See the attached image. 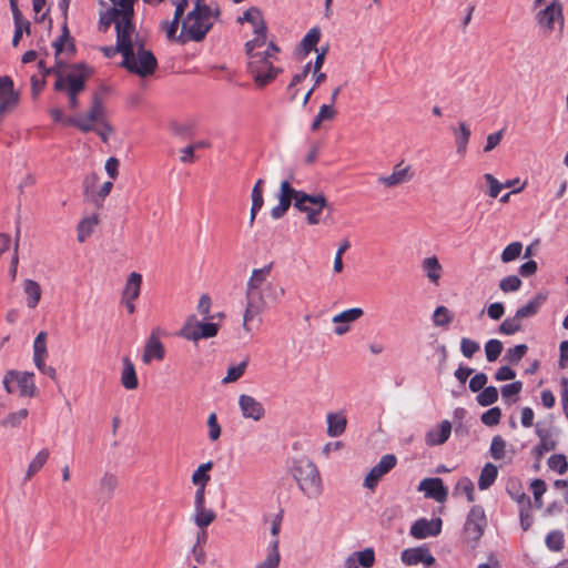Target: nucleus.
Here are the masks:
<instances>
[{"label":"nucleus","instance_id":"20e7f679","mask_svg":"<svg viewBox=\"0 0 568 568\" xmlns=\"http://www.w3.org/2000/svg\"><path fill=\"white\" fill-rule=\"evenodd\" d=\"M292 476L300 490L308 499H317L322 496L324 486L320 470L315 463L307 457H298L293 460Z\"/></svg>","mask_w":568,"mask_h":568},{"label":"nucleus","instance_id":"b1692460","mask_svg":"<svg viewBox=\"0 0 568 568\" xmlns=\"http://www.w3.org/2000/svg\"><path fill=\"white\" fill-rule=\"evenodd\" d=\"M418 490L423 491L426 498H433L438 503L446 501L448 496V490L444 486L443 479L438 477L423 479Z\"/></svg>","mask_w":568,"mask_h":568},{"label":"nucleus","instance_id":"6ab92c4d","mask_svg":"<svg viewBox=\"0 0 568 568\" xmlns=\"http://www.w3.org/2000/svg\"><path fill=\"white\" fill-rule=\"evenodd\" d=\"M196 487L194 494L193 513L191 515V521H196L199 525L212 524L213 511L205 507V487L201 485H194Z\"/></svg>","mask_w":568,"mask_h":568},{"label":"nucleus","instance_id":"5fc2aeb1","mask_svg":"<svg viewBox=\"0 0 568 568\" xmlns=\"http://www.w3.org/2000/svg\"><path fill=\"white\" fill-rule=\"evenodd\" d=\"M48 357L47 333L40 332L33 342V358Z\"/></svg>","mask_w":568,"mask_h":568},{"label":"nucleus","instance_id":"473e14b6","mask_svg":"<svg viewBox=\"0 0 568 568\" xmlns=\"http://www.w3.org/2000/svg\"><path fill=\"white\" fill-rule=\"evenodd\" d=\"M121 384L128 390L136 389L139 386L134 364L129 357L122 358Z\"/></svg>","mask_w":568,"mask_h":568},{"label":"nucleus","instance_id":"f257e3e1","mask_svg":"<svg viewBox=\"0 0 568 568\" xmlns=\"http://www.w3.org/2000/svg\"><path fill=\"white\" fill-rule=\"evenodd\" d=\"M280 51L273 41L265 47L244 49L247 58L246 72L256 89H264L282 73V69L275 65Z\"/></svg>","mask_w":568,"mask_h":568},{"label":"nucleus","instance_id":"ea45409f","mask_svg":"<svg viewBox=\"0 0 568 568\" xmlns=\"http://www.w3.org/2000/svg\"><path fill=\"white\" fill-rule=\"evenodd\" d=\"M50 452L47 448L41 449L30 462L26 471L24 480H30L48 462Z\"/></svg>","mask_w":568,"mask_h":568},{"label":"nucleus","instance_id":"680f3d73","mask_svg":"<svg viewBox=\"0 0 568 568\" xmlns=\"http://www.w3.org/2000/svg\"><path fill=\"white\" fill-rule=\"evenodd\" d=\"M521 286V280L516 275H508L500 280L499 288L504 293L516 292Z\"/></svg>","mask_w":568,"mask_h":568},{"label":"nucleus","instance_id":"69168bd1","mask_svg":"<svg viewBox=\"0 0 568 568\" xmlns=\"http://www.w3.org/2000/svg\"><path fill=\"white\" fill-rule=\"evenodd\" d=\"M500 417H501L500 408L493 407L481 415L480 420L486 426H495L500 422Z\"/></svg>","mask_w":568,"mask_h":568},{"label":"nucleus","instance_id":"bb28decb","mask_svg":"<svg viewBox=\"0 0 568 568\" xmlns=\"http://www.w3.org/2000/svg\"><path fill=\"white\" fill-rule=\"evenodd\" d=\"M400 559L408 566L417 565L419 562H423L426 566H432L435 564V558L425 547L405 549L400 555Z\"/></svg>","mask_w":568,"mask_h":568},{"label":"nucleus","instance_id":"9d476101","mask_svg":"<svg viewBox=\"0 0 568 568\" xmlns=\"http://www.w3.org/2000/svg\"><path fill=\"white\" fill-rule=\"evenodd\" d=\"M176 335L197 345L200 339L213 337L212 317L200 320L199 315L191 314L186 317Z\"/></svg>","mask_w":568,"mask_h":568},{"label":"nucleus","instance_id":"7ed1b4c3","mask_svg":"<svg viewBox=\"0 0 568 568\" xmlns=\"http://www.w3.org/2000/svg\"><path fill=\"white\" fill-rule=\"evenodd\" d=\"M113 7L108 9L100 17V30L106 31L113 23L116 26L119 32V47L128 51V41L133 37V29L131 27V19L133 18L134 0H110Z\"/></svg>","mask_w":568,"mask_h":568},{"label":"nucleus","instance_id":"2eb2a0df","mask_svg":"<svg viewBox=\"0 0 568 568\" xmlns=\"http://www.w3.org/2000/svg\"><path fill=\"white\" fill-rule=\"evenodd\" d=\"M486 524V515L483 507H471L464 527V535L466 541L476 544L483 536Z\"/></svg>","mask_w":568,"mask_h":568},{"label":"nucleus","instance_id":"4be33fe9","mask_svg":"<svg viewBox=\"0 0 568 568\" xmlns=\"http://www.w3.org/2000/svg\"><path fill=\"white\" fill-rule=\"evenodd\" d=\"M239 406L241 414L245 419L258 422L265 416V408L263 404L251 395L241 394L239 396Z\"/></svg>","mask_w":568,"mask_h":568},{"label":"nucleus","instance_id":"1a4fd4ad","mask_svg":"<svg viewBox=\"0 0 568 568\" xmlns=\"http://www.w3.org/2000/svg\"><path fill=\"white\" fill-rule=\"evenodd\" d=\"M47 73H53L57 75L54 90L65 91L69 98L70 108L77 109L78 94L84 89L85 74L80 70L64 74L59 68H50L47 70Z\"/></svg>","mask_w":568,"mask_h":568},{"label":"nucleus","instance_id":"c9c22d12","mask_svg":"<svg viewBox=\"0 0 568 568\" xmlns=\"http://www.w3.org/2000/svg\"><path fill=\"white\" fill-rule=\"evenodd\" d=\"M210 144L207 142H194L185 148L180 150V162L183 164H190L201 158V151L205 148H209Z\"/></svg>","mask_w":568,"mask_h":568},{"label":"nucleus","instance_id":"e2e57ef3","mask_svg":"<svg viewBox=\"0 0 568 568\" xmlns=\"http://www.w3.org/2000/svg\"><path fill=\"white\" fill-rule=\"evenodd\" d=\"M548 466L550 469L562 475L568 470V462L564 455L557 454L548 458Z\"/></svg>","mask_w":568,"mask_h":568},{"label":"nucleus","instance_id":"c85d7f7f","mask_svg":"<svg viewBox=\"0 0 568 568\" xmlns=\"http://www.w3.org/2000/svg\"><path fill=\"white\" fill-rule=\"evenodd\" d=\"M452 131L455 139L456 154L464 158L467 153L471 131L465 122H459L457 126L452 128Z\"/></svg>","mask_w":568,"mask_h":568},{"label":"nucleus","instance_id":"9b49d317","mask_svg":"<svg viewBox=\"0 0 568 568\" xmlns=\"http://www.w3.org/2000/svg\"><path fill=\"white\" fill-rule=\"evenodd\" d=\"M264 302L251 296H246V305L242 318L241 328L239 331V338L247 341L253 338L254 333L262 324V312L264 310Z\"/></svg>","mask_w":568,"mask_h":568},{"label":"nucleus","instance_id":"e433bc0d","mask_svg":"<svg viewBox=\"0 0 568 568\" xmlns=\"http://www.w3.org/2000/svg\"><path fill=\"white\" fill-rule=\"evenodd\" d=\"M263 185H264V180L258 179L252 189V193H251L252 206H251V213H250V224H253L256 213L261 210V207L264 204Z\"/></svg>","mask_w":568,"mask_h":568},{"label":"nucleus","instance_id":"58836bf2","mask_svg":"<svg viewBox=\"0 0 568 568\" xmlns=\"http://www.w3.org/2000/svg\"><path fill=\"white\" fill-rule=\"evenodd\" d=\"M498 476V468L496 465L491 463H487L484 465L479 478H478V487L481 490L488 489L496 480Z\"/></svg>","mask_w":568,"mask_h":568},{"label":"nucleus","instance_id":"c756f323","mask_svg":"<svg viewBox=\"0 0 568 568\" xmlns=\"http://www.w3.org/2000/svg\"><path fill=\"white\" fill-rule=\"evenodd\" d=\"M22 291L26 298V305L30 310H34L41 301L42 290L38 282L27 278L22 283Z\"/></svg>","mask_w":568,"mask_h":568},{"label":"nucleus","instance_id":"0e129e2a","mask_svg":"<svg viewBox=\"0 0 568 568\" xmlns=\"http://www.w3.org/2000/svg\"><path fill=\"white\" fill-rule=\"evenodd\" d=\"M180 19L181 18H175L174 16L172 21H163L161 24L166 38L171 41H179V34H176V32L179 29Z\"/></svg>","mask_w":568,"mask_h":568},{"label":"nucleus","instance_id":"864d4df0","mask_svg":"<svg viewBox=\"0 0 568 568\" xmlns=\"http://www.w3.org/2000/svg\"><path fill=\"white\" fill-rule=\"evenodd\" d=\"M453 321V314L446 306H438L434 311L433 322L435 326H448Z\"/></svg>","mask_w":568,"mask_h":568},{"label":"nucleus","instance_id":"ddd939ff","mask_svg":"<svg viewBox=\"0 0 568 568\" xmlns=\"http://www.w3.org/2000/svg\"><path fill=\"white\" fill-rule=\"evenodd\" d=\"M3 386L8 393H17L22 397H33L37 395L33 373L9 371L3 377Z\"/></svg>","mask_w":568,"mask_h":568},{"label":"nucleus","instance_id":"bf43d9fd","mask_svg":"<svg viewBox=\"0 0 568 568\" xmlns=\"http://www.w3.org/2000/svg\"><path fill=\"white\" fill-rule=\"evenodd\" d=\"M321 39V31L317 28L311 29L306 36L303 38L301 45L306 51L310 52L315 49L316 44Z\"/></svg>","mask_w":568,"mask_h":568},{"label":"nucleus","instance_id":"4468645a","mask_svg":"<svg viewBox=\"0 0 568 568\" xmlns=\"http://www.w3.org/2000/svg\"><path fill=\"white\" fill-rule=\"evenodd\" d=\"M326 207H328V202L322 193L310 195L301 191L296 201V209L305 213L308 225H318L322 211Z\"/></svg>","mask_w":568,"mask_h":568},{"label":"nucleus","instance_id":"f704fd0d","mask_svg":"<svg viewBox=\"0 0 568 568\" xmlns=\"http://www.w3.org/2000/svg\"><path fill=\"white\" fill-rule=\"evenodd\" d=\"M100 220L97 213L84 216L78 224L77 237L80 243H83L91 236L94 229L98 226Z\"/></svg>","mask_w":568,"mask_h":568},{"label":"nucleus","instance_id":"de8ad7c7","mask_svg":"<svg viewBox=\"0 0 568 568\" xmlns=\"http://www.w3.org/2000/svg\"><path fill=\"white\" fill-rule=\"evenodd\" d=\"M118 486V478L114 474L105 473L99 483L102 495L110 497Z\"/></svg>","mask_w":568,"mask_h":568},{"label":"nucleus","instance_id":"2f4dec72","mask_svg":"<svg viewBox=\"0 0 568 568\" xmlns=\"http://www.w3.org/2000/svg\"><path fill=\"white\" fill-rule=\"evenodd\" d=\"M352 562V566L355 567H363V568H372L375 564V551L373 548H365L361 551H355L352 555H349L345 561L343 567H348V565Z\"/></svg>","mask_w":568,"mask_h":568},{"label":"nucleus","instance_id":"79ce46f5","mask_svg":"<svg viewBox=\"0 0 568 568\" xmlns=\"http://www.w3.org/2000/svg\"><path fill=\"white\" fill-rule=\"evenodd\" d=\"M65 123L77 126L82 132L94 131L97 121L93 120L88 113L78 114L74 118L65 120Z\"/></svg>","mask_w":568,"mask_h":568},{"label":"nucleus","instance_id":"0eeeda50","mask_svg":"<svg viewBox=\"0 0 568 568\" xmlns=\"http://www.w3.org/2000/svg\"><path fill=\"white\" fill-rule=\"evenodd\" d=\"M283 517L275 514L268 520V535L265 536V547L262 558L255 564L254 568H278L281 564L280 552V532L282 529Z\"/></svg>","mask_w":568,"mask_h":568},{"label":"nucleus","instance_id":"a19ab883","mask_svg":"<svg viewBox=\"0 0 568 568\" xmlns=\"http://www.w3.org/2000/svg\"><path fill=\"white\" fill-rule=\"evenodd\" d=\"M337 111L333 104L321 105L318 113L314 118L311 125L312 131H317L324 121H332L335 119Z\"/></svg>","mask_w":568,"mask_h":568},{"label":"nucleus","instance_id":"a18cd8bd","mask_svg":"<svg viewBox=\"0 0 568 568\" xmlns=\"http://www.w3.org/2000/svg\"><path fill=\"white\" fill-rule=\"evenodd\" d=\"M212 466H213L212 462H207V463L200 465L192 474L193 485L206 486L211 479L210 470H211Z\"/></svg>","mask_w":568,"mask_h":568},{"label":"nucleus","instance_id":"5701e85b","mask_svg":"<svg viewBox=\"0 0 568 568\" xmlns=\"http://www.w3.org/2000/svg\"><path fill=\"white\" fill-rule=\"evenodd\" d=\"M160 334H162L161 328H154L144 347V353L142 355V361L144 364H150L152 361H162L165 355L164 345L160 341Z\"/></svg>","mask_w":568,"mask_h":568},{"label":"nucleus","instance_id":"aec40b11","mask_svg":"<svg viewBox=\"0 0 568 568\" xmlns=\"http://www.w3.org/2000/svg\"><path fill=\"white\" fill-rule=\"evenodd\" d=\"M364 315V311L361 307H353L345 310L332 317L334 326V334L336 336H344L351 331L352 323L358 321Z\"/></svg>","mask_w":568,"mask_h":568},{"label":"nucleus","instance_id":"6e6552de","mask_svg":"<svg viewBox=\"0 0 568 568\" xmlns=\"http://www.w3.org/2000/svg\"><path fill=\"white\" fill-rule=\"evenodd\" d=\"M237 22L252 32V38L244 43V49L265 47L267 41V24L262 10L257 7L246 9L237 17Z\"/></svg>","mask_w":568,"mask_h":568},{"label":"nucleus","instance_id":"7c9ffc66","mask_svg":"<svg viewBox=\"0 0 568 568\" xmlns=\"http://www.w3.org/2000/svg\"><path fill=\"white\" fill-rule=\"evenodd\" d=\"M142 283V274L138 272L129 273L121 292V298L138 300L141 293Z\"/></svg>","mask_w":568,"mask_h":568},{"label":"nucleus","instance_id":"412c9836","mask_svg":"<svg viewBox=\"0 0 568 568\" xmlns=\"http://www.w3.org/2000/svg\"><path fill=\"white\" fill-rule=\"evenodd\" d=\"M443 521L440 518L426 519L422 518L416 520L409 529L410 536L415 539H425L435 537L442 531Z\"/></svg>","mask_w":568,"mask_h":568},{"label":"nucleus","instance_id":"49530a36","mask_svg":"<svg viewBox=\"0 0 568 568\" xmlns=\"http://www.w3.org/2000/svg\"><path fill=\"white\" fill-rule=\"evenodd\" d=\"M247 361H242L239 364L232 365L227 368L226 375L222 378L223 384H231L237 382L245 373Z\"/></svg>","mask_w":568,"mask_h":568},{"label":"nucleus","instance_id":"c03bdc74","mask_svg":"<svg viewBox=\"0 0 568 568\" xmlns=\"http://www.w3.org/2000/svg\"><path fill=\"white\" fill-rule=\"evenodd\" d=\"M93 120L98 122H102L106 119V109L100 95L94 94L92 99V105L90 110L87 112Z\"/></svg>","mask_w":568,"mask_h":568},{"label":"nucleus","instance_id":"423d86ee","mask_svg":"<svg viewBox=\"0 0 568 568\" xmlns=\"http://www.w3.org/2000/svg\"><path fill=\"white\" fill-rule=\"evenodd\" d=\"M210 12V8L203 0H196L193 10L187 13L182 22L179 42L184 43L189 40H202L211 27Z\"/></svg>","mask_w":568,"mask_h":568},{"label":"nucleus","instance_id":"f3484780","mask_svg":"<svg viewBox=\"0 0 568 568\" xmlns=\"http://www.w3.org/2000/svg\"><path fill=\"white\" fill-rule=\"evenodd\" d=\"M397 459L394 455H384L377 465H375L365 476L363 486L368 490H374L379 480L396 466Z\"/></svg>","mask_w":568,"mask_h":568},{"label":"nucleus","instance_id":"052dcab7","mask_svg":"<svg viewBox=\"0 0 568 568\" xmlns=\"http://www.w3.org/2000/svg\"><path fill=\"white\" fill-rule=\"evenodd\" d=\"M546 545L551 551H560L564 547V534L559 530L550 531L546 537Z\"/></svg>","mask_w":568,"mask_h":568},{"label":"nucleus","instance_id":"8fccbe9b","mask_svg":"<svg viewBox=\"0 0 568 568\" xmlns=\"http://www.w3.org/2000/svg\"><path fill=\"white\" fill-rule=\"evenodd\" d=\"M12 4V10H13V17H14V22H16V30H14V34H13V39H12V44L14 47L18 45L21 37H22V33L23 31H29V22H24L20 19V12L17 8V6L13 4V2H11Z\"/></svg>","mask_w":568,"mask_h":568},{"label":"nucleus","instance_id":"6e6d98bb","mask_svg":"<svg viewBox=\"0 0 568 568\" xmlns=\"http://www.w3.org/2000/svg\"><path fill=\"white\" fill-rule=\"evenodd\" d=\"M489 452H490V456L495 460H499L505 457L506 442L503 439L501 436L497 435V436L493 437Z\"/></svg>","mask_w":568,"mask_h":568},{"label":"nucleus","instance_id":"a211bd4d","mask_svg":"<svg viewBox=\"0 0 568 568\" xmlns=\"http://www.w3.org/2000/svg\"><path fill=\"white\" fill-rule=\"evenodd\" d=\"M301 191L293 189L288 181H283L280 185V192L277 195L278 204L271 210V216L275 220L281 219L287 212L292 201L296 207L297 197H300Z\"/></svg>","mask_w":568,"mask_h":568},{"label":"nucleus","instance_id":"09e8293b","mask_svg":"<svg viewBox=\"0 0 568 568\" xmlns=\"http://www.w3.org/2000/svg\"><path fill=\"white\" fill-rule=\"evenodd\" d=\"M523 252L521 242H513L508 244L501 252L500 260L503 263H510L517 260Z\"/></svg>","mask_w":568,"mask_h":568},{"label":"nucleus","instance_id":"39448f33","mask_svg":"<svg viewBox=\"0 0 568 568\" xmlns=\"http://www.w3.org/2000/svg\"><path fill=\"white\" fill-rule=\"evenodd\" d=\"M272 271V263L254 268L247 281L246 296L261 300V302L264 303L265 298L272 302H278L285 295V288L271 281Z\"/></svg>","mask_w":568,"mask_h":568},{"label":"nucleus","instance_id":"72a5a7b5","mask_svg":"<svg viewBox=\"0 0 568 568\" xmlns=\"http://www.w3.org/2000/svg\"><path fill=\"white\" fill-rule=\"evenodd\" d=\"M327 435L329 437H338L344 434L347 425V418L344 413H328L326 415Z\"/></svg>","mask_w":568,"mask_h":568},{"label":"nucleus","instance_id":"cd10ccee","mask_svg":"<svg viewBox=\"0 0 568 568\" xmlns=\"http://www.w3.org/2000/svg\"><path fill=\"white\" fill-rule=\"evenodd\" d=\"M195 527L197 528L195 534V542L192 547V556L194 557V560L199 564L204 562L205 560V552H204V546L207 542V527L211 524L205 525H199L196 521H192Z\"/></svg>","mask_w":568,"mask_h":568},{"label":"nucleus","instance_id":"37998d69","mask_svg":"<svg viewBox=\"0 0 568 568\" xmlns=\"http://www.w3.org/2000/svg\"><path fill=\"white\" fill-rule=\"evenodd\" d=\"M454 495H465L468 503L475 501V487L468 477L460 478L454 488Z\"/></svg>","mask_w":568,"mask_h":568},{"label":"nucleus","instance_id":"f8f14e48","mask_svg":"<svg viewBox=\"0 0 568 568\" xmlns=\"http://www.w3.org/2000/svg\"><path fill=\"white\" fill-rule=\"evenodd\" d=\"M539 29L550 34L556 29L562 31L565 24L564 8L560 0H552L536 13Z\"/></svg>","mask_w":568,"mask_h":568},{"label":"nucleus","instance_id":"f03ea898","mask_svg":"<svg viewBox=\"0 0 568 568\" xmlns=\"http://www.w3.org/2000/svg\"><path fill=\"white\" fill-rule=\"evenodd\" d=\"M133 29V37L128 41V51L122 50L119 47V32H116V45L102 48L105 57L110 58L116 52L122 54V65L130 72L136 73L138 75L145 78L152 74L156 68V59L153 53L146 50L143 45L142 40L139 38L134 24L131 22ZM115 31L118 29L115 28Z\"/></svg>","mask_w":568,"mask_h":568},{"label":"nucleus","instance_id":"3c124183","mask_svg":"<svg viewBox=\"0 0 568 568\" xmlns=\"http://www.w3.org/2000/svg\"><path fill=\"white\" fill-rule=\"evenodd\" d=\"M498 399V390L495 386H488L481 389L477 396V403L480 406H489L496 403Z\"/></svg>","mask_w":568,"mask_h":568},{"label":"nucleus","instance_id":"dca6fc26","mask_svg":"<svg viewBox=\"0 0 568 568\" xmlns=\"http://www.w3.org/2000/svg\"><path fill=\"white\" fill-rule=\"evenodd\" d=\"M414 178V171L409 164L404 161L393 166L389 174L377 176V183L385 189H394L409 183Z\"/></svg>","mask_w":568,"mask_h":568},{"label":"nucleus","instance_id":"13d9d810","mask_svg":"<svg viewBox=\"0 0 568 568\" xmlns=\"http://www.w3.org/2000/svg\"><path fill=\"white\" fill-rule=\"evenodd\" d=\"M503 352V343L498 339H489L485 344V354L488 362H495Z\"/></svg>","mask_w":568,"mask_h":568},{"label":"nucleus","instance_id":"a878e982","mask_svg":"<svg viewBox=\"0 0 568 568\" xmlns=\"http://www.w3.org/2000/svg\"><path fill=\"white\" fill-rule=\"evenodd\" d=\"M452 434V423L442 420L425 434V443L427 446H439L445 444Z\"/></svg>","mask_w":568,"mask_h":568},{"label":"nucleus","instance_id":"393cba45","mask_svg":"<svg viewBox=\"0 0 568 568\" xmlns=\"http://www.w3.org/2000/svg\"><path fill=\"white\" fill-rule=\"evenodd\" d=\"M420 267L430 284L435 286L439 285L444 274V267L435 254L424 257L420 262Z\"/></svg>","mask_w":568,"mask_h":568},{"label":"nucleus","instance_id":"4c0bfd02","mask_svg":"<svg viewBox=\"0 0 568 568\" xmlns=\"http://www.w3.org/2000/svg\"><path fill=\"white\" fill-rule=\"evenodd\" d=\"M546 301V295L538 294L530 302L516 311V316L523 321L538 313L540 306Z\"/></svg>","mask_w":568,"mask_h":568},{"label":"nucleus","instance_id":"603ef678","mask_svg":"<svg viewBox=\"0 0 568 568\" xmlns=\"http://www.w3.org/2000/svg\"><path fill=\"white\" fill-rule=\"evenodd\" d=\"M28 409L26 408L10 413L6 418L1 420V425L9 428L18 427L28 417Z\"/></svg>","mask_w":568,"mask_h":568},{"label":"nucleus","instance_id":"338daca9","mask_svg":"<svg viewBox=\"0 0 568 568\" xmlns=\"http://www.w3.org/2000/svg\"><path fill=\"white\" fill-rule=\"evenodd\" d=\"M479 344L476 341L464 337L460 341V351L467 358H471L479 351Z\"/></svg>","mask_w":568,"mask_h":568},{"label":"nucleus","instance_id":"4d7b16f0","mask_svg":"<svg viewBox=\"0 0 568 568\" xmlns=\"http://www.w3.org/2000/svg\"><path fill=\"white\" fill-rule=\"evenodd\" d=\"M521 329V321L514 315L506 318L499 326V332L505 335H513Z\"/></svg>","mask_w":568,"mask_h":568},{"label":"nucleus","instance_id":"774afa93","mask_svg":"<svg viewBox=\"0 0 568 568\" xmlns=\"http://www.w3.org/2000/svg\"><path fill=\"white\" fill-rule=\"evenodd\" d=\"M527 346L525 344L516 345L515 347L508 348L505 358L514 364H517L526 354Z\"/></svg>","mask_w":568,"mask_h":568}]
</instances>
